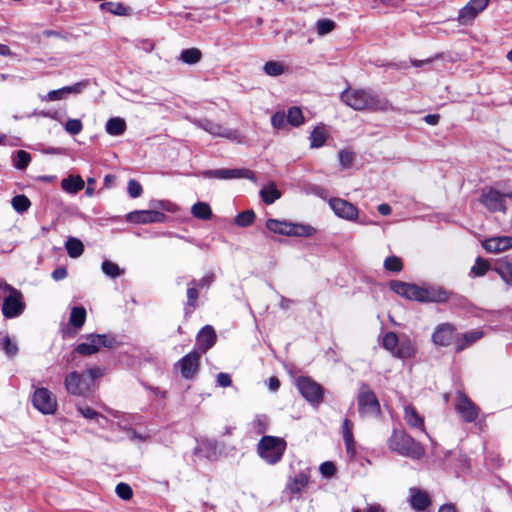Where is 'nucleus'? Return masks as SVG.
<instances>
[{
	"instance_id": "obj_1",
	"label": "nucleus",
	"mask_w": 512,
	"mask_h": 512,
	"mask_svg": "<svg viewBox=\"0 0 512 512\" xmlns=\"http://www.w3.org/2000/svg\"><path fill=\"white\" fill-rule=\"evenodd\" d=\"M391 288L396 294L410 300L442 303L449 299L448 292L440 287L422 288L415 284L393 281Z\"/></svg>"
},
{
	"instance_id": "obj_2",
	"label": "nucleus",
	"mask_w": 512,
	"mask_h": 512,
	"mask_svg": "<svg viewBox=\"0 0 512 512\" xmlns=\"http://www.w3.org/2000/svg\"><path fill=\"white\" fill-rule=\"evenodd\" d=\"M286 447L283 438L264 435L257 444V454L267 464L275 465L282 460Z\"/></svg>"
},
{
	"instance_id": "obj_3",
	"label": "nucleus",
	"mask_w": 512,
	"mask_h": 512,
	"mask_svg": "<svg viewBox=\"0 0 512 512\" xmlns=\"http://www.w3.org/2000/svg\"><path fill=\"white\" fill-rule=\"evenodd\" d=\"M382 347L398 359H408L415 355L416 347L406 335L398 337L395 332H385L381 337Z\"/></svg>"
},
{
	"instance_id": "obj_4",
	"label": "nucleus",
	"mask_w": 512,
	"mask_h": 512,
	"mask_svg": "<svg viewBox=\"0 0 512 512\" xmlns=\"http://www.w3.org/2000/svg\"><path fill=\"white\" fill-rule=\"evenodd\" d=\"M389 448L402 456L419 459L424 448L404 431H394L389 439Z\"/></svg>"
},
{
	"instance_id": "obj_5",
	"label": "nucleus",
	"mask_w": 512,
	"mask_h": 512,
	"mask_svg": "<svg viewBox=\"0 0 512 512\" xmlns=\"http://www.w3.org/2000/svg\"><path fill=\"white\" fill-rule=\"evenodd\" d=\"M266 227L271 232L284 236L310 237L316 233V229L311 225L277 219H268Z\"/></svg>"
},
{
	"instance_id": "obj_6",
	"label": "nucleus",
	"mask_w": 512,
	"mask_h": 512,
	"mask_svg": "<svg viewBox=\"0 0 512 512\" xmlns=\"http://www.w3.org/2000/svg\"><path fill=\"white\" fill-rule=\"evenodd\" d=\"M358 412L363 418L377 417L380 414V404L375 393L365 385L358 393Z\"/></svg>"
},
{
	"instance_id": "obj_7",
	"label": "nucleus",
	"mask_w": 512,
	"mask_h": 512,
	"mask_svg": "<svg viewBox=\"0 0 512 512\" xmlns=\"http://www.w3.org/2000/svg\"><path fill=\"white\" fill-rule=\"evenodd\" d=\"M87 342L76 346L75 351L81 355H92L97 353L101 347L111 348L115 344V338L109 334H90Z\"/></svg>"
},
{
	"instance_id": "obj_8",
	"label": "nucleus",
	"mask_w": 512,
	"mask_h": 512,
	"mask_svg": "<svg viewBox=\"0 0 512 512\" xmlns=\"http://www.w3.org/2000/svg\"><path fill=\"white\" fill-rule=\"evenodd\" d=\"M32 404L35 409L45 415H53L57 411V398L47 388L35 389L32 395Z\"/></svg>"
},
{
	"instance_id": "obj_9",
	"label": "nucleus",
	"mask_w": 512,
	"mask_h": 512,
	"mask_svg": "<svg viewBox=\"0 0 512 512\" xmlns=\"http://www.w3.org/2000/svg\"><path fill=\"white\" fill-rule=\"evenodd\" d=\"M390 107L385 98L374 96L367 91H354V110H387Z\"/></svg>"
},
{
	"instance_id": "obj_10",
	"label": "nucleus",
	"mask_w": 512,
	"mask_h": 512,
	"mask_svg": "<svg viewBox=\"0 0 512 512\" xmlns=\"http://www.w3.org/2000/svg\"><path fill=\"white\" fill-rule=\"evenodd\" d=\"M301 395L311 404L318 405L323 400V388L309 377H299L296 381Z\"/></svg>"
},
{
	"instance_id": "obj_11",
	"label": "nucleus",
	"mask_w": 512,
	"mask_h": 512,
	"mask_svg": "<svg viewBox=\"0 0 512 512\" xmlns=\"http://www.w3.org/2000/svg\"><path fill=\"white\" fill-rule=\"evenodd\" d=\"M66 391L75 396H85L91 390L90 381L86 374L77 371L67 374L64 380Z\"/></svg>"
},
{
	"instance_id": "obj_12",
	"label": "nucleus",
	"mask_w": 512,
	"mask_h": 512,
	"mask_svg": "<svg viewBox=\"0 0 512 512\" xmlns=\"http://www.w3.org/2000/svg\"><path fill=\"white\" fill-rule=\"evenodd\" d=\"M479 201L490 212H506L505 195L496 189H484Z\"/></svg>"
},
{
	"instance_id": "obj_13",
	"label": "nucleus",
	"mask_w": 512,
	"mask_h": 512,
	"mask_svg": "<svg viewBox=\"0 0 512 512\" xmlns=\"http://www.w3.org/2000/svg\"><path fill=\"white\" fill-rule=\"evenodd\" d=\"M200 366V353L196 350L188 353L175 364V368L181 373L185 379H193L198 373Z\"/></svg>"
},
{
	"instance_id": "obj_14",
	"label": "nucleus",
	"mask_w": 512,
	"mask_h": 512,
	"mask_svg": "<svg viewBox=\"0 0 512 512\" xmlns=\"http://www.w3.org/2000/svg\"><path fill=\"white\" fill-rule=\"evenodd\" d=\"M455 409L467 423L475 421L479 415V408L462 392L457 393Z\"/></svg>"
},
{
	"instance_id": "obj_15",
	"label": "nucleus",
	"mask_w": 512,
	"mask_h": 512,
	"mask_svg": "<svg viewBox=\"0 0 512 512\" xmlns=\"http://www.w3.org/2000/svg\"><path fill=\"white\" fill-rule=\"evenodd\" d=\"M195 124L213 136L223 137L229 140H238L239 138V132L237 130L225 128L208 119H199Z\"/></svg>"
},
{
	"instance_id": "obj_16",
	"label": "nucleus",
	"mask_w": 512,
	"mask_h": 512,
	"mask_svg": "<svg viewBox=\"0 0 512 512\" xmlns=\"http://www.w3.org/2000/svg\"><path fill=\"white\" fill-rule=\"evenodd\" d=\"M167 216L157 210H136L127 215V220L132 223L149 224L165 222Z\"/></svg>"
},
{
	"instance_id": "obj_17",
	"label": "nucleus",
	"mask_w": 512,
	"mask_h": 512,
	"mask_svg": "<svg viewBox=\"0 0 512 512\" xmlns=\"http://www.w3.org/2000/svg\"><path fill=\"white\" fill-rule=\"evenodd\" d=\"M203 176L206 178H216L225 180L237 178L254 179V173L248 169L221 168L215 170H207L203 172Z\"/></svg>"
},
{
	"instance_id": "obj_18",
	"label": "nucleus",
	"mask_w": 512,
	"mask_h": 512,
	"mask_svg": "<svg viewBox=\"0 0 512 512\" xmlns=\"http://www.w3.org/2000/svg\"><path fill=\"white\" fill-rule=\"evenodd\" d=\"M88 84V80H83L70 86L51 90L42 97V101H57L66 98L68 94H80L88 86Z\"/></svg>"
},
{
	"instance_id": "obj_19",
	"label": "nucleus",
	"mask_w": 512,
	"mask_h": 512,
	"mask_svg": "<svg viewBox=\"0 0 512 512\" xmlns=\"http://www.w3.org/2000/svg\"><path fill=\"white\" fill-rule=\"evenodd\" d=\"M25 304L22 300L20 291H16V295H11L2 303V313L6 318H15L22 314Z\"/></svg>"
},
{
	"instance_id": "obj_20",
	"label": "nucleus",
	"mask_w": 512,
	"mask_h": 512,
	"mask_svg": "<svg viewBox=\"0 0 512 512\" xmlns=\"http://www.w3.org/2000/svg\"><path fill=\"white\" fill-rule=\"evenodd\" d=\"M309 480V469L300 471L296 475L288 478L285 485V492L291 495L299 494L308 486Z\"/></svg>"
},
{
	"instance_id": "obj_21",
	"label": "nucleus",
	"mask_w": 512,
	"mask_h": 512,
	"mask_svg": "<svg viewBox=\"0 0 512 512\" xmlns=\"http://www.w3.org/2000/svg\"><path fill=\"white\" fill-rule=\"evenodd\" d=\"M483 248L489 253H499L512 248V236H498L486 239Z\"/></svg>"
},
{
	"instance_id": "obj_22",
	"label": "nucleus",
	"mask_w": 512,
	"mask_h": 512,
	"mask_svg": "<svg viewBox=\"0 0 512 512\" xmlns=\"http://www.w3.org/2000/svg\"><path fill=\"white\" fill-rule=\"evenodd\" d=\"M454 338V327L451 324L445 323L439 325L432 335V340L435 345L447 346Z\"/></svg>"
},
{
	"instance_id": "obj_23",
	"label": "nucleus",
	"mask_w": 512,
	"mask_h": 512,
	"mask_svg": "<svg viewBox=\"0 0 512 512\" xmlns=\"http://www.w3.org/2000/svg\"><path fill=\"white\" fill-rule=\"evenodd\" d=\"M409 502L414 510L423 511L430 505L431 500L425 491L414 487L409 489Z\"/></svg>"
},
{
	"instance_id": "obj_24",
	"label": "nucleus",
	"mask_w": 512,
	"mask_h": 512,
	"mask_svg": "<svg viewBox=\"0 0 512 512\" xmlns=\"http://www.w3.org/2000/svg\"><path fill=\"white\" fill-rule=\"evenodd\" d=\"M216 342V333L212 326H204L197 335V344L202 353H206Z\"/></svg>"
},
{
	"instance_id": "obj_25",
	"label": "nucleus",
	"mask_w": 512,
	"mask_h": 512,
	"mask_svg": "<svg viewBox=\"0 0 512 512\" xmlns=\"http://www.w3.org/2000/svg\"><path fill=\"white\" fill-rule=\"evenodd\" d=\"M404 420L409 427L426 433L424 418L419 415L413 406L407 405L404 407Z\"/></svg>"
},
{
	"instance_id": "obj_26",
	"label": "nucleus",
	"mask_w": 512,
	"mask_h": 512,
	"mask_svg": "<svg viewBox=\"0 0 512 512\" xmlns=\"http://www.w3.org/2000/svg\"><path fill=\"white\" fill-rule=\"evenodd\" d=\"M329 205L338 217L352 220V204L348 201L341 198H331Z\"/></svg>"
},
{
	"instance_id": "obj_27",
	"label": "nucleus",
	"mask_w": 512,
	"mask_h": 512,
	"mask_svg": "<svg viewBox=\"0 0 512 512\" xmlns=\"http://www.w3.org/2000/svg\"><path fill=\"white\" fill-rule=\"evenodd\" d=\"M484 333L482 330L475 329L469 332H466L459 336L455 341V348L457 351H462L468 346L472 345L477 340L483 337Z\"/></svg>"
},
{
	"instance_id": "obj_28",
	"label": "nucleus",
	"mask_w": 512,
	"mask_h": 512,
	"mask_svg": "<svg viewBox=\"0 0 512 512\" xmlns=\"http://www.w3.org/2000/svg\"><path fill=\"white\" fill-rule=\"evenodd\" d=\"M84 186V180L80 175H69L61 181V188L69 194L78 193Z\"/></svg>"
},
{
	"instance_id": "obj_29",
	"label": "nucleus",
	"mask_w": 512,
	"mask_h": 512,
	"mask_svg": "<svg viewBox=\"0 0 512 512\" xmlns=\"http://www.w3.org/2000/svg\"><path fill=\"white\" fill-rule=\"evenodd\" d=\"M328 138V130L325 125H317L310 134V148L322 147Z\"/></svg>"
},
{
	"instance_id": "obj_30",
	"label": "nucleus",
	"mask_w": 512,
	"mask_h": 512,
	"mask_svg": "<svg viewBox=\"0 0 512 512\" xmlns=\"http://www.w3.org/2000/svg\"><path fill=\"white\" fill-rule=\"evenodd\" d=\"M100 9L116 16H130L132 9L120 2H104L100 4Z\"/></svg>"
},
{
	"instance_id": "obj_31",
	"label": "nucleus",
	"mask_w": 512,
	"mask_h": 512,
	"mask_svg": "<svg viewBox=\"0 0 512 512\" xmlns=\"http://www.w3.org/2000/svg\"><path fill=\"white\" fill-rule=\"evenodd\" d=\"M281 195V192L277 189L274 183H270L260 190L261 199L267 205L273 204L281 197Z\"/></svg>"
},
{
	"instance_id": "obj_32",
	"label": "nucleus",
	"mask_w": 512,
	"mask_h": 512,
	"mask_svg": "<svg viewBox=\"0 0 512 512\" xmlns=\"http://www.w3.org/2000/svg\"><path fill=\"white\" fill-rule=\"evenodd\" d=\"M106 132L111 136L122 135L126 130V122L123 118H110L105 126Z\"/></svg>"
},
{
	"instance_id": "obj_33",
	"label": "nucleus",
	"mask_w": 512,
	"mask_h": 512,
	"mask_svg": "<svg viewBox=\"0 0 512 512\" xmlns=\"http://www.w3.org/2000/svg\"><path fill=\"white\" fill-rule=\"evenodd\" d=\"M65 249L69 257L78 258L84 252V245L78 238L68 237L65 242Z\"/></svg>"
},
{
	"instance_id": "obj_34",
	"label": "nucleus",
	"mask_w": 512,
	"mask_h": 512,
	"mask_svg": "<svg viewBox=\"0 0 512 512\" xmlns=\"http://www.w3.org/2000/svg\"><path fill=\"white\" fill-rule=\"evenodd\" d=\"M86 315L87 313L84 307L75 306L71 309L69 322L74 328L80 329L85 323Z\"/></svg>"
},
{
	"instance_id": "obj_35",
	"label": "nucleus",
	"mask_w": 512,
	"mask_h": 512,
	"mask_svg": "<svg viewBox=\"0 0 512 512\" xmlns=\"http://www.w3.org/2000/svg\"><path fill=\"white\" fill-rule=\"evenodd\" d=\"M478 14L479 12L467 3L460 9L457 20L461 25H469Z\"/></svg>"
},
{
	"instance_id": "obj_36",
	"label": "nucleus",
	"mask_w": 512,
	"mask_h": 512,
	"mask_svg": "<svg viewBox=\"0 0 512 512\" xmlns=\"http://www.w3.org/2000/svg\"><path fill=\"white\" fill-rule=\"evenodd\" d=\"M191 213L194 217L207 220L212 216V210L210 206L205 202H198L191 208Z\"/></svg>"
},
{
	"instance_id": "obj_37",
	"label": "nucleus",
	"mask_w": 512,
	"mask_h": 512,
	"mask_svg": "<svg viewBox=\"0 0 512 512\" xmlns=\"http://www.w3.org/2000/svg\"><path fill=\"white\" fill-rule=\"evenodd\" d=\"M11 205L16 212L22 214L29 210L31 207V201L26 195L19 194L12 198Z\"/></svg>"
},
{
	"instance_id": "obj_38",
	"label": "nucleus",
	"mask_w": 512,
	"mask_h": 512,
	"mask_svg": "<svg viewBox=\"0 0 512 512\" xmlns=\"http://www.w3.org/2000/svg\"><path fill=\"white\" fill-rule=\"evenodd\" d=\"M286 119L287 122L293 127H299L305 121L303 113L299 107L289 108L287 111Z\"/></svg>"
},
{
	"instance_id": "obj_39",
	"label": "nucleus",
	"mask_w": 512,
	"mask_h": 512,
	"mask_svg": "<svg viewBox=\"0 0 512 512\" xmlns=\"http://www.w3.org/2000/svg\"><path fill=\"white\" fill-rule=\"evenodd\" d=\"M495 270L506 284L512 285V263L508 261L499 262Z\"/></svg>"
},
{
	"instance_id": "obj_40",
	"label": "nucleus",
	"mask_w": 512,
	"mask_h": 512,
	"mask_svg": "<svg viewBox=\"0 0 512 512\" xmlns=\"http://www.w3.org/2000/svg\"><path fill=\"white\" fill-rule=\"evenodd\" d=\"M264 72L272 77H277L285 72V65L280 61H268L263 67Z\"/></svg>"
},
{
	"instance_id": "obj_41",
	"label": "nucleus",
	"mask_w": 512,
	"mask_h": 512,
	"mask_svg": "<svg viewBox=\"0 0 512 512\" xmlns=\"http://www.w3.org/2000/svg\"><path fill=\"white\" fill-rule=\"evenodd\" d=\"M269 417L266 415H257L256 418L252 421L251 426L253 431L256 434H264L269 427Z\"/></svg>"
},
{
	"instance_id": "obj_42",
	"label": "nucleus",
	"mask_w": 512,
	"mask_h": 512,
	"mask_svg": "<svg viewBox=\"0 0 512 512\" xmlns=\"http://www.w3.org/2000/svg\"><path fill=\"white\" fill-rule=\"evenodd\" d=\"M101 269L103 273L110 278H117L124 273V270L120 269L116 263L109 260L102 262Z\"/></svg>"
},
{
	"instance_id": "obj_43",
	"label": "nucleus",
	"mask_w": 512,
	"mask_h": 512,
	"mask_svg": "<svg viewBox=\"0 0 512 512\" xmlns=\"http://www.w3.org/2000/svg\"><path fill=\"white\" fill-rule=\"evenodd\" d=\"M180 59L187 64H195L201 59V52L197 48L185 49L181 52Z\"/></svg>"
},
{
	"instance_id": "obj_44",
	"label": "nucleus",
	"mask_w": 512,
	"mask_h": 512,
	"mask_svg": "<svg viewBox=\"0 0 512 512\" xmlns=\"http://www.w3.org/2000/svg\"><path fill=\"white\" fill-rule=\"evenodd\" d=\"M335 28V22L330 19H320L316 22V31L319 36H325Z\"/></svg>"
},
{
	"instance_id": "obj_45",
	"label": "nucleus",
	"mask_w": 512,
	"mask_h": 512,
	"mask_svg": "<svg viewBox=\"0 0 512 512\" xmlns=\"http://www.w3.org/2000/svg\"><path fill=\"white\" fill-rule=\"evenodd\" d=\"M255 220V213L252 210H246L239 213L235 218V223L240 227H247Z\"/></svg>"
},
{
	"instance_id": "obj_46",
	"label": "nucleus",
	"mask_w": 512,
	"mask_h": 512,
	"mask_svg": "<svg viewBox=\"0 0 512 512\" xmlns=\"http://www.w3.org/2000/svg\"><path fill=\"white\" fill-rule=\"evenodd\" d=\"M64 129L70 135H78L83 130V124L80 119H68Z\"/></svg>"
},
{
	"instance_id": "obj_47",
	"label": "nucleus",
	"mask_w": 512,
	"mask_h": 512,
	"mask_svg": "<svg viewBox=\"0 0 512 512\" xmlns=\"http://www.w3.org/2000/svg\"><path fill=\"white\" fill-rule=\"evenodd\" d=\"M384 267L391 272H400L403 268L402 261L397 256L387 257L384 261Z\"/></svg>"
},
{
	"instance_id": "obj_48",
	"label": "nucleus",
	"mask_w": 512,
	"mask_h": 512,
	"mask_svg": "<svg viewBox=\"0 0 512 512\" xmlns=\"http://www.w3.org/2000/svg\"><path fill=\"white\" fill-rule=\"evenodd\" d=\"M31 161V156L28 152L24 151V150H19L17 152V155H16V158L14 160V166L17 168V169H25L29 162Z\"/></svg>"
},
{
	"instance_id": "obj_49",
	"label": "nucleus",
	"mask_w": 512,
	"mask_h": 512,
	"mask_svg": "<svg viewBox=\"0 0 512 512\" xmlns=\"http://www.w3.org/2000/svg\"><path fill=\"white\" fill-rule=\"evenodd\" d=\"M489 269L488 261L477 258L475 264L471 268V274L474 276H483Z\"/></svg>"
},
{
	"instance_id": "obj_50",
	"label": "nucleus",
	"mask_w": 512,
	"mask_h": 512,
	"mask_svg": "<svg viewBox=\"0 0 512 512\" xmlns=\"http://www.w3.org/2000/svg\"><path fill=\"white\" fill-rule=\"evenodd\" d=\"M1 347L3 349V351L8 355V356H14L17 354L18 352V347L16 345L15 342H13L11 340V338L6 335L5 337H3V339L1 340Z\"/></svg>"
},
{
	"instance_id": "obj_51",
	"label": "nucleus",
	"mask_w": 512,
	"mask_h": 512,
	"mask_svg": "<svg viewBox=\"0 0 512 512\" xmlns=\"http://www.w3.org/2000/svg\"><path fill=\"white\" fill-rule=\"evenodd\" d=\"M117 496L123 500H130L133 496L131 487L126 483H119L115 488Z\"/></svg>"
},
{
	"instance_id": "obj_52",
	"label": "nucleus",
	"mask_w": 512,
	"mask_h": 512,
	"mask_svg": "<svg viewBox=\"0 0 512 512\" xmlns=\"http://www.w3.org/2000/svg\"><path fill=\"white\" fill-rule=\"evenodd\" d=\"M17 289L0 279V301L2 303L11 295H16Z\"/></svg>"
},
{
	"instance_id": "obj_53",
	"label": "nucleus",
	"mask_w": 512,
	"mask_h": 512,
	"mask_svg": "<svg viewBox=\"0 0 512 512\" xmlns=\"http://www.w3.org/2000/svg\"><path fill=\"white\" fill-rule=\"evenodd\" d=\"M199 296L198 287L194 285L188 284L187 289V306L194 308L196 306V302Z\"/></svg>"
},
{
	"instance_id": "obj_54",
	"label": "nucleus",
	"mask_w": 512,
	"mask_h": 512,
	"mask_svg": "<svg viewBox=\"0 0 512 512\" xmlns=\"http://www.w3.org/2000/svg\"><path fill=\"white\" fill-rule=\"evenodd\" d=\"M285 121H287L286 115L281 111L274 113L271 117V125L278 130L285 126Z\"/></svg>"
},
{
	"instance_id": "obj_55",
	"label": "nucleus",
	"mask_w": 512,
	"mask_h": 512,
	"mask_svg": "<svg viewBox=\"0 0 512 512\" xmlns=\"http://www.w3.org/2000/svg\"><path fill=\"white\" fill-rule=\"evenodd\" d=\"M320 473L325 478L332 477L336 472V466L331 461L323 462L319 467Z\"/></svg>"
},
{
	"instance_id": "obj_56",
	"label": "nucleus",
	"mask_w": 512,
	"mask_h": 512,
	"mask_svg": "<svg viewBox=\"0 0 512 512\" xmlns=\"http://www.w3.org/2000/svg\"><path fill=\"white\" fill-rule=\"evenodd\" d=\"M142 192H143L142 186L138 181L131 179L128 182V193H129L130 197L138 198L142 195Z\"/></svg>"
},
{
	"instance_id": "obj_57",
	"label": "nucleus",
	"mask_w": 512,
	"mask_h": 512,
	"mask_svg": "<svg viewBox=\"0 0 512 512\" xmlns=\"http://www.w3.org/2000/svg\"><path fill=\"white\" fill-rule=\"evenodd\" d=\"M213 281H214V274L209 273L199 280H195V279L191 280L190 285L197 286L198 288H204V287L208 288L213 283Z\"/></svg>"
},
{
	"instance_id": "obj_58",
	"label": "nucleus",
	"mask_w": 512,
	"mask_h": 512,
	"mask_svg": "<svg viewBox=\"0 0 512 512\" xmlns=\"http://www.w3.org/2000/svg\"><path fill=\"white\" fill-rule=\"evenodd\" d=\"M78 412L86 419H96L100 414L88 406H77Z\"/></svg>"
},
{
	"instance_id": "obj_59",
	"label": "nucleus",
	"mask_w": 512,
	"mask_h": 512,
	"mask_svg": "<svg viewBox=\"0 0 512 512\" xmlns=\"http://www.w3.org/2000/svg\"><path fill=\"white\" fill-rule=\"evenodd\" d=\"M349 420L345 419L344 421V439H345V445L347 449V453H352V434L349 431Z\"/></svg>"
},
{
	"instance_id": "obj_60",
	"label": "nucleus",
	"mask_w": 512,
	"mask_h": 512,
	"mask_svg": "<svg viewBox=\"0 0 512 512\" xmlns=\"http://www.w3.org/2000/svg\"><path fill=\"white\" fill-rule=\"evenodd\" d=\"M339 159L341 162V165L345 168L350 167L352 164V152L343 150L339 153Z\"/></svg>"
},
{
	"instance_id": "obj_61",
	"label": "nucleus",
	"mask_w": 512,
	"mask_h": 512,
	"mask_svg": "<svg viewBox=\"0 0 512 512\" xmlns=\"http://www.w3.org/2000/svg\"><path fill=\"white\" fill-rule=\"evenodd\" d=\"M217 383L221 387L230 386L232 383L230 375L227 373H223V372L219 373L217 375Z\"/></svg>"
},
{
	"instance_id": "obj_62",
	"label": "nucleus",
	"mask_w": 512,
	"mask_h": 512,
	"mask_svg": "<svg viewBox=\"0 0 512 512\" xmlns=\"http://www.w3.org/2000/svg\"><path fill=\"white\" fill-rule=\"evenodd\" d=\"M489 1L490 0H469L468 4L480 13L488 6Z\"/></svg>"
},
{
	"instance_id": "obj_63",
	"label": "nucleus",
	"mask_w": 512,
	"mask_h": 512,
	"mask_svg": "<svg viewBox=\"0 0 512 512\" xmlns=\"http://www.w3.org/2000/svg\"><path fill=\"white\" fill-rule=\"evenodd\" d=\"M67 277V270L64 267H58L52 272V278L56 281Z\"/></svg>"
},
{
	"instance_id": "obj_64",
	"label": "nucleus",
	"mask_w": 512,
	"mask_h": 512,
	"mask_svg": "<svg viewBox=\"0 0 512 512\" xmlns=\"http://www.w3.org/2000/svg\"><path fill=\"white\" fill-rule=\"evenodd\" d=\"M354 512H385V509L380 504H368L363 511L354 510Z\"/></svg>"
}]
</instances>
